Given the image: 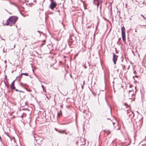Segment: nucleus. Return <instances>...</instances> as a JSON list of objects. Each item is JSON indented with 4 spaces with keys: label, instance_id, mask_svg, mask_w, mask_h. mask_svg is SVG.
Returning a JSON list of instances; mask_svg holds the SVG:
<instances>
[{
    "label": "nucleus",
    "instance_id": "nucleus-1",
    "mask_svg": "<svg viewBox=\"0 0 146 146\" xmlns=\"http://www.w3.org/2000/svg\"><path fill=\"white\" fill-rule=\"evenodd\" d=\"M18 19L17 17L13 16L10 17L7 20L6 25L10 26L14 25Z\"/></svg>",
    "mask_w": 146,
    "mask_h": 146
},
{
    "label": "nucleus",
    "instance_id": "nucleus-2",
    "mask_svg": "<svg viewBox=\"0 0 146 146\" xmlns=\"http://www.w3.org/2000/svg\"><path fill=\"white\" fill-rule=\"evenodd\" d=\"M125 29L124 26H123L121 28V35L123 40L125 41L126 38L125 35Z\"/></svg>",
    "mask_w": 146,
    "mask_h": 146
},
{
    "label": "nucleus",
    "instance_id": "nucleus-3",
    "mask_svg": "<svg viewBox=\"0 0 146 146\" xmlns=\"http://www.w3.org/2000/svg\"><path fill=\"white\" fill-rule=\"evenodd\" d=\"M113 60L114 64H116V62L117 60L118 56L117 55H115L114 53H113Z\"/></svg>",
    "mask_w": 146,
    "mask_h": 146
},
{
    "label": "nucleus",
    "instance_id": "nucleus-4",
    "mask_svg": "<svg viewBox=\"0 0 146 146\" xmlns=\"http://www.w3.org/2000/svg\"><path fill=\"white\" fill-rule=\"evenodd\" d=\"M57 4L55 1L54 2L51 3V4L50 6V7L51 9L53 10V9L55 8Z\"/></svg>",
    "mask_w": 146,
    "mask_h": 146
},
{
    "label": "nucleus",
    "instance_id": "nucleus-5",
    "mask_svg": "<svg viewBox=\"0 0 146 146\" xmlns=\"http://www.w3.org/2000/svg\"><path fill=\"white\" fill-rule=\"evenodd\" d=\"M11 90H15V87L14 86V84H11Z\"/></svg>",
    "mask_w": 146,
    "mask_h": 146
},
{
    "label": "nucleus",
    "instance_id": "nucleus-6",
    "mask_svg": "<svg viewBox=\"0 0 146 146\" xmlns=\"http://www.w3.org/2000/svg\"><path fill=\"white\" fill-rule=\"evenodd\" d=\"M144 3V2H142L141 1L139 2V3L138 5L140 7H143V5Z\"/></svg>",
    "mask_w": 146,
    "mask_h": 146
},
{
    "label": "nucleus",
    "instance_id": "nucleus-7",
    "mask_svg": "<svg viewBox=\"0 0 146 146\" xmlns=\"http://www.w3.org/2000/svg\"><path fill=\"white\" fill-rule=\"evenodd\" d=\"M42 88L43 91L44 92H46V88L44 86L42 85Z\"/></svg>",
    "mask_w": 146,
    "mask_h": 146
},
{
    "label": "nucleus",
    "instance_id": "nucleus-8",
    "mask_svg": "<svg viewBox=\"0 0 146 146\" xmlns=\"http://www.w3.org/2000/svg\"><path fill=\"white\" fill-rule=\"evenodd\" d=\"M97 2L102 4L103 2V0H97Z\"/></svg>",
    "mask_w": 146,
    "mask_h": 146
},
{
    "label": "nucleus",
    "instance_id": "nucleus-9",
    "mask_svg": "<svg viewBox=\"0 0 146 146\" xmlns=\"http://www.w3.org/2000/svg\"><path fill=\"white\" fill-rule=\"evenodd\" d=\"M24 75L26 76H28L29 75L27 73H22L21 74V75Z\"/></svg>",
    "mask_w": 146,
    "mask_h": 146
},
{
    "label": "nucleus",
    "instance_id": "nucleus-10",
    "mask_svg": "<svg viewBox=\"0 0 146 146\" xmlns=\"http://www.w3.org/2000/svg\"><path fill=\"white\" fill-rule=\"evenodd\" d=\"M67 94H68V92L66 91L65 92H63L62 94L66 96Z\"/></svg>",
    "mask_w": 146,
    "mask_h": 146
},
{
    "label": "nucleus",
    "instance_id": "nucleus-11",
    "mask_svg": "<svg viewBox=\"0 0 146 146\" xmlns=\"http://www.w3.org/2000/svg\"><path fill=\"white\" fill-rule=\"evenodd\" d=\"M58 132L60 133H65V132L64 131H58Z\"/></svg>",
    "mask_w": 146,
    "mask_h": 146
},
{
    "label": "nucleus",
    "instance_id": "nucleus-12",
    "mask_svg": "<svg viewBox=\"0 0 146 146\" xmlns=\"http://www.w3.org/2000/svg\"><path fill=\"white\" fill-rule=\"evenodd\" d=\"M18 77H18H16V79H17V77ZM16 79L15 80H14V81H13L12 82V83H11V84H14V82H15V81L16 80Z\"/></svg>",
    "mask_w": 146,
    "mask_h": 146
},
{
    "label": "nucleus",
    "instance_id": "nucleus-13",
    "mask_svg": "<svg viewBox=\"0 0 146 146\" xmlns=\"http://www.w3.org/2000/svg\"><path fill=\"white\" fill-rule=\"evenodd\" d=\"M100 4H101L99 3H98V2H97V8H98V7H99V5Z\"/></svg>",
    "mask_w": 146,
    "mask_h": 146
},
{
    "label": "nucleus",
    "instance_id": "nucleus-14",
    "mask_svg": "<svg viewBox=\"0 0 146 146\" xmlns=\"http://www.w3.org/2000/svg\"><path fill=\"white\" fill-rule=\"evenodd\" d=\"M141 15V16H142L143 17V19H144V20H145V19H146V18H145V17H144V16H143V15Z\"/></svg>",
    "mask_w": 146,
    "mask_h": 146
},
{
    "label": "nucleus",
    "instance_id": "nucleus-15",
    "mask_svg": "<svg viewBox=\"0 0 146 146\" xmlns=\"http://www.w3.org/2000/svg\"><path fill=\"white\" fill-rule=\"evenodd\" d=\"M54 0H50V1L51 2V3L54 2Z\"/></svg>",
    "mask_w": 146,
    "mask_h": 146
},
{
    "label": "nucleus",
    "instance_id": "nucleus-16",
    "mask_svg": "<svg viewBox=\"0 0 146 146\" xmlns=\"http://www.w3.org/2000/svg\"><path fill=\"white\" fill-rule=\"evenodd\" d=\"M33 137H34V138H35V136H34V133L33 132Z\"/></svg>",
    "mask_w": 146,
    "mask_h": 146
},
{
    "label": "nucleus",
    "instance_id": "nucleus-17",
    "mask_svg": "<svg viewBox=\"0 0 146 146\" xmlns=\"http://www.w3.org/2000/svg\"><path fill=\"white\" fill-rule=\"evenodd\" d=\"M20 85H21V86L23 87V84L22 83H21L20 84Z\"/></svg>",
    "mask_w": 146,
    "mask_h": 146
},
{
    "label": "nucleus",
    "instance_id": "nucleus-18",
    "mask_svg": "<svg viewBox=\"0 0 146 146\" xmlns=\"http://www.w3.org/2000/svg\"><path fill=\"white\" fill-rule=\"evenodd\" d=\"M19 92H23V93H24V92L22 91H21V90H19Z\"/></svg>",
    "mask_w": 146,
    "mask_h": 146
},
{
    "label": "nucleus",
    "instance_id": "nucleus-19",
    "mask_svg": "<svg viewBox=\"0 0 146 146\" xmlns=\"http://www.w3.org/2000/svg\"><path fill=\"white\" fill-rule=\"evenodd\" d=\"M15 90L16 91H19V90H18L17 89H15Z\"/></svg>",
    "mask_w": 146,
    "mask_h": 146
},
{
    "label": "nucleus",
    "instance_id": "nucleus-20",
    "mask_svg": "<svg viewBox=\"0 0 146 146\" xmlns=\"http://www.w3.org/2000/svg\"><path fill=\"white\" fill-rule=\"evenodd\" d=\"M124 105H125V106H127V104H126V103H124Z\"/></svg>",
    "mask_w": 146,
    "mask_h": 146
},
{
    "label": "nucleus",
    "instance_id": "nucleus-21",
    "mask_svg": "<svg viewBox=\"0 0 146 146\" xmlns=\"http://www.w3.org/2000/svg\"><path fill=\"white\" fill-rule=\"evenodd\" d=\"M33 1L34 2L36 3V0H34Z\"/></svg>",
    "mask_w": 146,
    "mask_h": 146
},
{
    "label": "nucleus",
    "instance_id": "nucleus-22",
    "mask_svg": "<svg viewBox=\"0 0 146 146\" xmlns=\"http://www.w3.org/2000/svg\"><path fill=\"white\" fill-rule=\"evenodd\" d=\"M37 32L39 33H41L42 32H40V31H37Z\"/></svg>",
    "mask_w": 146,
    "mask_h": 146
},
{
    "label": "nucleus",
    "instance_id": "nucleus-23",
    "mask_svg": "<svg viewBox=\"0 0 146 146\" xmlns=\"http://www.w3.org/2000/svg\"><path fill=\"white\" fill-rule=\"evenodd\" d=\"M55 130H56V131H58L57 130V129H56V128H55Z\"/></svg>",
    "mask_w": 146,
    "mask_h": 146
},
{
    "label": "nucleus",
    "instance_id": "nucleus-24",
    "mask_svg": "<svg viewBox=\"0 0 146 146\" xmlns=\"http://www.w3.org/2000/svg\"><path fill=\"white\" fill-rule=\"evenodd\" d=\"M125 67V66H122L123 69H124V68Z\"/></svg>",
    "mask_w": 146,
    "mask_h": 146
},
{
    "label": "nucleus",
    "instance_id": "nucleus-25",
    "mask_svg": "<svg viewBox=\"0 0 146 146\" xmlns=\"http://www.w3.org/2000/svg\"><path fill=\"white\" fill-rule=\"evenodd\" d=\"M15 45H14V47H13V48H12V49H13V48H15Z\"/></svg>",
    "mask_w": 146,
    "mask_h": 146
},
{
    "label": "nucleus",
    "instance_id": "nucleus-26",
    "mask_svg": "<svg viewBox=\"0 0 146 146\" xmlns=\"http://www.w3.org/2000/svg\"><path fill=\"white\" fill-rule=\"evenodd\" d=\"M84 83H85V81H83V85H84Z\"/></svg>",
    "mask_w": 146,
    "mask_h": 146
},
{
    "label": "nucleus",
    "instance_id": "nucleus-27",
    "mask_svg": "<svg viewBox=\"0 0 146 146\" xmlns=\"http://www.w3.org/2000/svg\"><path fill=\"white\" fill-rule=\"evenodd\" d=\"M70 76L71 78H72V76L71 75H70Z\"/></svg>",
    "mask_w": 146,
    "mask_h": 146
},
{
    "label": "nucleus",
    "instance_id": "nucleus-28",
    "mask_svg": "<svg viewBox=\"0 0 146 146\" xmlns=\"http://www.w3.org/2000/svg\"><path fill=\"white\" fill-rule=\"evenodd\" d=\"M82 89L83 88V85H82Z\"/></svg>",
    "mask_w": 146,
    "mask_h": 146
},
{
    "label": "nucleus",
    "instance_id": "nucleus-29",
    "mask_svg": "<svg viewBox=\"0 0 146 146\" xmlns=\"http://www.w3.org/2000/svg\"><path fill=\"white\" fill-rule=\"evenodd\" d=\"M60 107H61V108H63V106H62V105L61 106H60Z\"/></svg>",
    "mask_w": 146,
    "mask_h": 146
},
{
    "label": "nucleus",
    "instance_id": "nucleus-30",
    "mask_svg": "<svg viewBox=\"0 0 146 146\" xmlns=\"http://www.w3.org/2000/svg\"><path fill=\"white\" fill-rule=\"evenodd\" d=\"M106 102H107V103H108V102H107V101L106 100Z\"/></svg>",
    "mask_w": 146,
    "mask_h": 146
},
{
    "label": "nucleus",
    "instance_id": "nucleus-31",
    "mask_svg": "<svg viewBox=\"0 0 146 146\" xmlns=\"http://www.w3.org/2000/svg\"><path fill=\"white\" fill-rule=\"evenodd\" d=\"M135 77H137V76L136 75L135 76Z\"/></svg>",
    "mask_w": 146,
    "mask_h": 146
},
{
    "label": "nucleus",
    "instance_id": "nucleus-32",
    "mask_svg": "<svg viewBox=\"0 0 146 146\" xmlns=\"http://www.w3.org/2000/svg\"><path fill=\"white\" fill-rule=\"evenodd\" d=\"M120 39H121V38H119L118 40H120Z\"/></svg>",
    "mask_w": 146,
    "mask_h": 146
},
{
    "label": "nucleus",
    "instance_id": "nucleus-33",
    "mask_svg": "<svg viewBox=\"0 0 146 146\" xmlns=\"http://www.w3.org/2000/svg\"><path fill=\"white\" fill-rule=\"evenodd\" d=\"M134 77H135V76H133V78H134Z\"/></svg>",
    "mask_w": 146,
    "mask_h": 146
},
{
    "label": "nucleus",
    "instance_id": "nucleus-34",
    "mask_svg": "<svg viewBox=\"0 0 146 146\" xmlns=\"http://www.w3.org/2000/svg\"><path fill=\"white\" fill-rule=\"evenodd\" d=\"M113 125L114 124V123H113Z\"/></svg>",
    "mask_w": 146,
    "mask_h": 146
},
{
    "label": "nucleus",
    "instance_id": "nucleus-35",
    "mask_svg": "<svg viewBox=\"0 0 146 146\" xmlns=\"http://www.w3.org/2000/svg\"><path fill=\"white\" fill-rule=\"evenodd\" d=\"M46 98H47L48 99V97L47 96H46Z\"/></svg>",
    "mask_w": 146,
    "mask_h": 146
},
{
    "label": "nucleus",
    "instance_id": "nucleus-36",
    "mask_svg": "<svg viewBox=\"0 0 146 146\" xmlns=\"http://www.w3.org/2000/svg\"><path fill=\"white\" fill-rule=\"evenodd\" d=\"M85 68H86V67L85 66H84Z\"/></svg>",
    "mask_w": 146,
    "mask_h": 146
},
{
    "label": "nucleus",
    "instance_id": "nucleus-37",
    "mask_svg": "<svg viewBox=\"0 0 146 146\" xmlns=\"http://www.w3.org/2000/svg\"><path fill=\"white\" fill-rule=\"evenodd\" d=\"M54 69H56V68H55Z\"/></svg>",
    "mask_w": 146,
    "mask_h": 146
},
{
    "label": "nucleus",
    "instance_id": "nucleus-38",
    "mask_svg": "<svg viewBox=\"0 0 146 146\" xmlns=\"http://www.w3.org/2000/svg\"><path fill=\"white\" fill-rule=\"evenodd\" d=\"M135 32H137V31H136V30H135Z\"/></svg>",
    "mask_w": 146,
    "mask_h": 146
},
{
    "label": "nucleus",
    "instance_id": "nucleus-39",
    "mask_svg": "<svg viewBox=\"0 0 146 146\" xmlns=\"http://www.w3.org/2000/svg\"><path fill=\"white\" fill-rule=\"evenodd\" d=\"M26 89L27 90V91L28 90L27 89Z\"/></svg>",
    "mask_w": 146,
    "mask_h": 146
},
{
    "label": "nucleus",
    "instance_id": "nucleus-40",
    "mask_svg": "<svg viewBox=\"0 0 146 146\" xmlns=\"http://www.w3.org/2000/svg\"><path fill=\"white\" fill-rule=\"evenodd\" d=\"M95 0H94V2Z\"/></svg>",
    "mask_w": 146,
    "mask_h": 146
},
{
    "label": "nucleus",
    "instance_id": "nucleus-41",
    "mask_svg": "<svg viewBox=\"0 0 146 146\" xmlns=\"http://www.w3.org/2000/svg\"><path fill=\"white\" fill-rule=\"evenodd\" d=\"M21 76V75L19 76V77H20Z\"/></svg>",
    "mask_w": 146,
    "mask_h": 146
},
{
    "label": "nucleus",
    "instance_id": "nucleus-42",
    "mask_svg": "<svg viewBox=\"0 0 146 146\" xmlns=\"http://www.w3.org/2000/svg\"><path fill=\"white\" fill-rule=\"evenodd\" d=\"M145 137H146V136H145Z\"/></svg>",
    "mask_w": 146,
    "mask_h": 146
}]
</instances>
